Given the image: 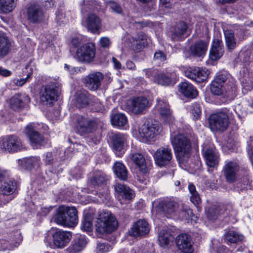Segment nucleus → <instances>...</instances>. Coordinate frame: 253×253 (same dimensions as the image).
Here are the masks:
<instances>
[{
	"instance_id": "nucleus-1",
	"label": "nucleus",
	"mask_w": 253,
	"mask_h": 253,
	"mask_svg": "<svg viewBox=\"0 0 253 253\" xmlns=\"http://www.w3.org/2000/svg\"><path fill=\"white\" fill-rule=\"evenodd\" d=\"M170 141L174 150L178 152L177 158L180 164H185L191 155V146L189 139L185 135L176 133L175 127L170 126Z\"/></svg>"
},
{
	"instance_id": "nucleus-2",
	"label": "nucleus",
	"mask_w": 253,
	"mask_h": 253,
	"mask_svg": "<svg viewBox=\"0 0 253 253\" xmlns=\"http://www.w3.org/2000/svg\"><path fill=\"white\" fill-rule=\"evenodd\" d=\"M54 221L64 226H75L78 222V211L74 207L60 206L57 210Z\"/></svg>"
},
{
	"instance_id": "nucleus-3",
	"label": "nucleus",
	"mask_w": 253,
	"mask_h": 253,
	"mask_svg": "<svg viewBox=\"0 0 253 253\" xmlns=\"http://www.w3.org/2000/svg\"><path fill=\"white\" fill-rule=\"evenodd\" d=\"M116 217L110 211H104L100 214L95 224V230L99 234L111 233L118 227Z\"/></svg>"
},
{
	"instance_id": "nucleus-4",
	"label": "nucleus",
	"mask_w": 253,
	"mask_h": 253,
	"mask_svg": "<svg viewBox=\"0 0 253 253\" xmlns=\"http://www.w3.org/2000/svg\"><path fill=\"white\" fill-rule=\"evenodd\" d=\"M155 111L159 114L161 119L170 126H174L173 122L174 117L172 115V111L170 109L169 103L164 99L158 98L157 103L155 107Z\"/></svg>"
},
{
	"instance_id": "nucleus-5",
	"label": "nucleus",
	"mask_w": 253,
	"mask_h": 253,
	"mask_svg": "<svg viewBox=\"0 0 253 253\" xmlns=\"http://www.w3.org/2000/svg\"><path fill=\"white\" fill-rule=\"evenodd\" d=\"M24 149L21 140L16 136L8 135L0 139V150L2 152L14 153Z\"/></svg>"
},
{
	"instance_id": "nucleus-6",
	"label": "nucleus",
	"mask_w": 253,
	"mask_h": 253,
	"mask_svg": "<svg viewBox=\"0 0 253 253\" xmlns=\"http://www.w3.org/2000/svg\"><path fill=\"white\" fill-rule=\"evenodd\" d=\"M209 122L210 126L212 130L224 131L227 129L229 124L227 114L223 112L211 115Z\"/></svg>"
},
{
	"instance_id": "nucleus-7",
	"label": "nucleus",
	"mask_w": 253,
	"mask_h": 253,
	"mask_svg": "<svg viewBox=\"0 0 253 253\" xmlns=\"http://www.w3.org/2000/svg\"><path fill=\"white\" fill-rule=\"evenodd\" d=\"M16 183L14 179L8 178L0 186V206L8 203L13 198L12 194L16 189Z\"/></svg>"
},
{
	"instance_id": "nucleus-8",
	"label": "nucleus",
	"mask_w": 253,
	"mask_h": 253,
	"mask_svg": "<svg viewBox=\"0 0 253 253\" xmlns=\"http://www.w3.org/2000/svg\"><path fill=\"white\" fill-rule=\"evenodd\" d=\"M155 164L159 167H165L172 160L173 154L171 148L168 146L158 149L153 155Z\"/></svg>"
},
{
	"instance_id": "nucleus-9",
	"label": "nucleus",
	"mask_w": 253,
	"mask_h": 253,
	"mask_svg": "<svg viewBox=\"0 0 253 253\" xmlns=\"http://www.w3.org/2000/svg\"><path fill=\"white\" fill-rule=\"evenodd\" d=\"M24 133L29 137L30 143L34 149H38L44 144V138L36 130L35 124L30 123L24 129Z\"/></svg>"
},
{
	"instance_id": "nucleus-10",
	"label": "nucleus",
	"mask_w": 253,
	"mask_h": 253,
	"mask_svg": "<svg viewBox=\"0 0 253 253\" xmlns=\"http://www.w3.org/2000/svg\"><path fill=\"white\" fill-rule=\"evenodd\" d=\"M76 56L82 62L89 63L93 61L95 56V47L94 43H87L78 48Z\"/></svg>"
},
{
	"instance_id": "nucleus-11",
	"label": "nucleus",
	"mask_w": 253,
	"mask_h": 253,
	"mask_svg": "<svg viewBox=\"0 0 253 253\" xmlns=\"http://www.w3.org/2000/svg\"><path fill=\"white\" fill-rule=\"evenodd\" d=\"M160 126L159 125L145 123L139 127L138 132L143 141L153 140L158 134Z\"/></svg>"
},
{
	"instance_id": "nucleus-12",
	"label": "nucleus",
	"mask_w": 253,
	"mask_h": 253,
	"mask_svg": "<svg viewBox=\"0 0 253 253\" xmlns=\"http://www.w3.org/2000/svg\"><path fill=\"white\" fill-rule=\"evenodd\" d=\"M75 101L76 106L79 108L86 107L88 105L94 106L98 103V99L85 90L77 91L75 95Z\"/></svg>"
},
{
	"instance_id": "nucleus-13",
	"label": "nucleus",
	"mask_w": 253,
	"mask_h": 253,
	"mask_svg": "<svg viewBox=\"0 0 253 253\" xmlns=\"http://www.w3.org/2000/svg\"><path fill=\"white\" fill-rule=\"evenodd\" d=\"M76 130L81 135L92 133L96 128V123L82 116H78L76 119Z\"/></svg>"
},
{
	"instance_id": "nucleus-14",
	"label": "nucleus",
	"mask_w": 253,
	"mask_h": 253,
	"mask_svg": "<svg viewBox=\"0 0 253 253\" xmlns=\"http://www.w3.org/2000/svg\"><path fill=\"white\" fill-rule=\"evenodd\" d=\"M148 99L144 97H135L127 102V110L134 114H142L148 105Z\"/></svg>"
},
{
	"instance_id": "nucleus-15",
	"label": "nucleus",
	"mask_w": 253,
	"mask_h": 253,
	"mask_svg": "<svg viewBox=\"0 0 253 253\" xmlns=\"http://www.w3.org/2000/svg\"><path fill=\"white\" fill-rule=\"evenodd\" d=\"M52 237L54 246L57 248H63L69 243L72 234L70 232L56 229L52 231Z\"/></svg>"
},
{
	"instance_id": "nucleus-16",
	"label": "nucleus",
	"mask_w": 253,
	"mask_h": 253,
	"mask_svg": "<svg viewBox=\"0 0 253 253\" xmlns=\"http://www.w3.org/2000/svg\"><path fill=\"white\" fill-rule=\"evenodd\" d=\"M184 74L187 78L197 83H201L206 80L209 72L206 68L192 67L185 70Z\"/></svg>"
},
{
	"instance_id": "nucleus-17",
	"label": "nucleus",
	"mask_w": 253,
	"mask_h": 253,
	"mask_svg": "<svg viewBox=\"0 0 253 253\" xmlns=\"http://www.w3.org/2000/svg\"><path fill=\"white\" fill-rule=\"evenodd\" d=\"M104 78L103 74L100 72H95L89 74L84 79L85 86L90 90L96 91L101 86Z\"/></svg>"
},
{
	"instance_id": "nucleus-18",
	"label": "nucleus",
	"mask_w": 253,
	"mask_h": 253,
	"mask_svg": "<svg viewBox=\"0 0 253 253\" xmlns=\"http://www.w3.org/2000/svg\"><path fill=\"white\" fill-rule=\"evenodd\" d=\"M58 96V92L53 85H46L41 89L40 96L41 101L45 105H51Z\"/></svg>"
},
{
	"instance_id": "nucleus-19",
	"label": "nucleus",
	"mask_w": 253,
	"mask_h": 253,
	"mask_svg": "<svg viewBox=\"0 0 253 253\" xmlns=\"http://www.w3.org/2000/svg\"><path fill=\"white\" fill-rule=\"evenodd\" d=\"M150 227L144 219H140L133 224L129 230V235L134 237H142L147 234Z\"/></svg>"
},
{
	"instance_id": "nucleus-20",
	"label": "nucleus",
	"mask_w": 253,
	"mask_h": 253,
	"mask_svg": "<svg viewBox=\"0 0 253 253\" xmlns=\"http://www.w3.org/2000/svg\"><path fill=\"white\" fill-rule=\"evenodd\" d=\"M126 139L127 135L125 134L116 133L112 136L113 151L119 157L125 153L124 145Z\"/></svg>"
},
{
	"instance_id": "nucleus-21",
	"label": "nucleus",
	"mask_w": 253,
	"mask_h": 253,
	"mask_svg": "<svg viewBox=\"0 0 253 253\" xmlns=\"http://www.w3.org/2000/svg\"><path fill=\"white\" fill-rule=\"evenodd\" d=\"M30 102L29 96L23 93H16L10 99V105L14 110H21L26 107Z\"/></svg>"
},
{
	"instance_id": "nucleus-22",
	"label": "nucleus",
	"mask_w": 253,
	"mask_h": 253,
	"mask_svg": "<svg viewBox=\"0 0 253 253\" xmlns=\"http://www.w3.org/2000/svg\"><path fill=\"white\" fill-rule=\"evenodd\" d=\"M153 74L155 82L162 85H169L174 84L177 78L174 72L165 74L162 72H155Z\"/></svg>"
},
{
	"instance_id": "nucleus-23",
	"label": "nucleus",
	"mask_w": 253,
	"mask_h": 253,
	"mask_svg": "<svg viewBox=\"0 0 253 253\" xmlns=\"http://www.w3.org/2000/svg\"><path fill=\"white\" fill-rule=\"evenodd\" d=\"M203 153L207 165L211 168H214L218 164V153L212 146L204 147Z\"/></svg>"
},
{
	"instance_id": "nucleus-24",
	"label": "nucleus",
	"mask_w": 253,
	"mask_h": 253,
	"mask_svg": "<svg viewBox=\"0 0 253 253\" xmlns=\"http://www.w3.org/2000/svg\"><path fill=\"white\" fill-rule=\"evenodd\" d=\"M126 159L134 163L142 173H146L148 172V169L146 166L145 159L141 153L132 150L127 156Z\"/></svg>"
},
{
	"instance_id": "nucleus-25",
	"label": "nucleus",
	"mask_w": 253,
	"mask_h": 253,
	"mask_svg": "<svg viewBox=\"0 0 253 253\" xmlns=\"http://www.w3.org/2000/svg\"><path fill=\"white\" fill-rule=\"evenodd\" d=\"M187 29V24L183 21H180L172 27L169 36L173 41H182L185 37Z\"/></svg>"
},
{
	"instance_id": "nucleus-26",
	"label": "nucleus",
	"mask_w": 253,
	"mask_h": 253,
	"mask_svg": "<svg viewBox=\"0 0 253 253\" xmlns=\"http://www.w3.org/2000/svg\"><path fill=\"white\" fill-rule=\"evenodd\" d=\"M176 245L183 253H192L193 252L191 237L186 234H181L177 237Z\"/></svg>"
},
{
	"instance_id": "nucleus-27",
	"label": "nucleus",
	"mask_w": 253,
	"mask_h": 253,
	"mask_svg": "<svg viewBox=\"0 0 253 253\" xmlns=\"http://www.w3.org/2000/svg\"><path fill=\"white\" fill-rule=\"evenodd\" d=\"M239 169V166L236 162L230 161L226 163L223 168V173L228 182L232 183L236 180Z\"/></svg>"
},
{
	"instance_id": "nucleus-28",
	"label": "nucleus",
	"mask_w": 253,
	"mask_h": 253,
	"mask_svg": "<svg viewBox=\"0 0 253 253\" xmlns=\"http://www.w3.org/2000/svg\"><path fill=\"white\" fill-rule=\"evenodd\" d=\"M28 19L32 23H38L43 17V13L41 6L38 4H31L27 8Z\"/></svg>"
},
{
	"instance_id": "nucleus-29",
	"label": "nucleus",
	"mask_w": 253,
	"mask_h": 253,
	"mask_svg": "<svg viewBox=\"0 0 253 253\" xmlns=\"http://www.w3.org/2000/svg\"><path fill=\"white\" fill-rule=\"evenodd\" d=\"M208 42L200 40L195 42L190 47V54L196 57H203L208 49Z\"/></svg>"
},
{
	"instance_id": "nucleus-30",
	"label": "nucleus",
	"mask_w": 253,
	"mask_h": 253,
	"mask_svg": "<svg viewBox=\"0 0 253 253\" xmlns=\"http://www.w3.org/2000/svg\"><path fill=\"white\" fill-rule=\"evenodd\" d=\"M178 87L179 91L186 97L194 98L198 95L196 88L187 82L181 83Z\"/></svg>"
},
{
	"instance_id": "nucleus-31",
	"label": "nucleus",
	"mask_w": 253,
	"mask_h": 253,
	"mask_svg": "<svg viewBox=\"0 0 253 253\" xmlns=\"http://www.w3.org/2000/svg\"><path fill=\"white\" fill-rule=\"evenodd\" d=\"M223 43L219 40L213 41L210 52V58L212 60H216L220 58L223 54Z\"/></svg>"
},
{
	"instance_id": "nucleus-32",
	"label": "nucleus",
	"mask_w": 253,
	"mask_h": 253,
	"mask_svg": "<svg viewBox=\"0 0 253 253\" xmlns=\"http://www.w3.org/2000/svg\"><path fill=\"white\" fill-rule=\"evenodd\" d=\"M86 22L87 29L92 33H96L101 28V20L94 14L88 15Z\"/></svg>"
},
{
	"instance_id": "nucleus-33",
	"label": "nucleus",
	"mask_w": 253,
	"mask_h": 253,
	"mask_svg": "<svg viewBox=\"0 0 253 253\" xmlns=\"http://www.w3.org/2000/svg\"><path fill=\"white\" fill-rule=\"evenodd\" d=\"M86 244V240L85 237L83 235H80L73 241L68 250L71 253H78L84 248Z\"/></svg>"
},
{
	"instance_id": "nucleus-34",
	"label": "nucleus",
	"mask_w": 253,
	"mask_h": 253,
	"mask_svg": "<svg viewBox=\"0 0 253 253\" xmlns=\"http://www.w3.org/2000/svg\"><path fill=\"white\" fill-rule=\"evenodd\" d=\"M19 165L27 169H31L34 167H39L41 160L39 157H30L18 160Z\"/></svg>"
},
{
	"instance_id": "nucleus-35",
	"label": "nucleus",
	"mask_w": 253,
	"mask_h": 253,
	"mask_svg": "<svg viewBox=\"0 0 253 253\" xmlns=\"http://www.w3.org/2000/svg\"><path fill=\"white\" fill-rule=\"evenodd\" d=\"M114 188L120 196L125 197L126 199L130 200L134 197L133 191L123 184L117 183L114 185Z\"/></svg>"
},
{
	"instance_id": "nucleus-36",
	"label": "nucleus",
	"mask_w": 253,
	"mask_h": 253,
	"mask_svg": "<svg viewBox=\"0 0 253 253\" xmlns=\"http://www.w3.org/2000/svg\"><path fill=\"white\" fill-rule=\"evenodd\" d=\"M173 239V236L167 230V227L164 228L159 233L158 240L161 247H165L168 246Z\"/></svg>"
},
{
	"instance_id": "nucleus-37",
	"label": "nucleus",
	"mask_w": 253,
	"mask_h": 253,
	"mask_svg": "<svg viewBox=\"0 0 253 253\" xmlns=\"http://www.w3.org/2000/svg\"><path fill=\"white\" fill-rule=\"evenodd\" d=\"M159 206L165 213L171 214L176 212L178 205L175 202L166 200L160 202Z\"/></svg>"
},
{
	"instance_id": "nucleus-38",
	"label": "nucleus",
	"mask_w": 253,
	"mask_h": 253,
	"mask_svg": "<svg viewBox=\"0 0 253 253\" xmlns=\"http://www.w3.org/2000/svg\"><path fill=\"white\" fill-rule=\"evenodd\" d=\"M10 43L3 34L0 33V59L7 55L10 49Z\"/></svg>"
},
{
	"instance_id": "nucleus-39",
	"label": "nucleus",
	"mask_w": 253,
	"mask_h": 253,
	"mask_svg": "<svg viewBox=\"0 0 253 253\" xmlns=\"http://www.w3.org/2000/svg\"><path fill=\"white\" fill-rule=\"evenodd\" d=\"M114 172L117 176L122 180H126L127 178V170L125 166L121 162H116L113 166Z\"/></svg>"
},
{
	"instance_id": "nucleus-40",
	"label": "nucleus",
	"mask_w": 253,
	"mask_h": 253,
	"mask_svg": "<svg viewBox=\"0 0 253 253\" xmlns=\"http://www.w3.org/2000/svg\"><path fill=\"white\" fill-rule=\"evenodd\" d=\"M15 238L17 239L16 241H11L10 242L8 241L2 239L0 240V251H4L5 250H12L14 247H17L20 242H21L22 239L20 237V235L18 234L15 236Z\"/></svg>"
},
{
	"instance_id": "nucleus-41",
	"label": "nucleus",
	"mask_w": 253,
	"mask_h": 253,
	"mask_svg": "<svg viewBox=\"0 0 253 253\" xmlns=\"http://www.w3.org/2000/svg\"><path fill=\"white\" fill-rule=\"evenodd\" d=\"M44 160L45 165L49 167L50 170L52 172L58 173L62 172V169L61 168L59 169L57 163L54 161L51 153H47L45 154V158Z\"/></svg>"
},
{
	"instance_id": "nucleus-42",
	"label": "nucleus",
	"mask_w": 253,
	"mask_h": 253,
	"mask_svg": "<svg viewBox=\"0 0 253 253\" xmlns=\"http://www.w3.org/2000/svg\"><path fill=\"white\" fill-rule=\"evenodd\" d=\"M107 180L106 175L103 172L96 170L93 173L91 182L94 185L99 186L105 184Z\"/></svg>"
},
{
	"instance_id": "nucleus-43",
	"label": "nucleus",
	"mask_w": 253,
	"mask_h": 253,
	"mask_svg": "<svg viewBox=\"0 0 253 253\" xmlns=\"http://www.w3.org/2000/svg\"><path fill=\"white\" fill-rule=\"evenodd\" d=\"M111 122L113 126L119 127L125 126L127 124V119L125 114L120 113L112 116Z\"/></svg>"
},
{
	"instance_id": "nucleus-44",
	"label": "nucleus",
	"mask_w": 253,
	"mask_h": 253,
	"mask_svg": "<svg viewBox=\"0 0 253 253\" xmlns=\"http://www.w3.org/2000/svg\"><path fill=\"white\" fill-rule=\"evenodd\" d=\"M225 240L227 244L236 243L243 240L244 237L234 231L230 230L227 232L225 235Z\"/></svg>"
},
{
	"instance_id": "nucleus-45",
	"label": "nucleus",
	"mask_w": 253,
	"mask_h": 253,
	"mask_svg": "<svg viewBox=\"0 0 253 253\" xmlns=\"http://www.w3.org/2000/svg\"><path fill=\"white\" fill-rule=\"evenodd\" d=\"M232 80H233L232 79ZM229 84H226L223 87V94L222 95L226 96L229 99H233L236 96V86L233 81H229Z\"/></svg>"
},
{
	"instance_id": "nucleus-46",
	"label": "nucleus",
	"mask_w": 253,
	"mask_h": 253,
	"mask_svg": "<svg viewBox=\"0 0 253 253\" xmlns=\"http://www.w3.org/2000/svg\"><path fill=\"white\" fill-rule=\"evenodd\" d=\"M224 36L228 49L230 50H233L236 46L234 33L231 31L227 30L224 32Z\"/></svg>"
},
{
	"instance_id": "nucleus-47",
	"label": "nucleus",
	"mask_w": 253,
	"mask_h": 253,
	"mask_svg": "<svg viewBox=\"0 0 253 253\" xmlns=\"http://www.w3.org/2000/svg\"><path fill=\"white\" fill-rule=\"evenodd\" d=\"M15 5V0H0V9L3 13L11 12Z\"/></svg>"
},
{
	"instance_id": "nucleus-48",
	"label": "nucleus",
	"mask_w": 253,
	"mask_h": 253,
	"mask_svg": "<svg viewBox=\"0 0 253 253\" xmlns=\"http://www.w3.org/2000/svg\"><path fill=\"white\" fill-rule=\"evenodd\" d=\"M188 189L191 194L190 201L195 205H199L201 202V199L199 194L196 189L195 185L192 183H189L188 185Z\"/></svg>"
},
{
	"instance_id": "nucleus-49",
	"label": "nucleus",
	"mask_w": 253,
	"mask_h": 253,
	"mask_svg": "<svg viewBox=\"0 0 253 253\" xmlns=\"http://www.w3.org/2000/svg\"><path fill=\"white\" fill-rule=\"evenodd\" d=\"M93 218V214L90 213H86L82 222V228L86 231H91L93 226L92 221Z\"/></svg>"
},
{
	"instance_id": "nucleus-50",
	"label": "nucleus",
	"mask_w": 253,
	"mask_h": 253,
	"mask_svg": "<svg viewBox=\"0 0 253 253\" xmlns=\"http://www.w3.org/2000/svg\"><path fill=\"white\" fill-rule=\"evenodd\" d=\"M223 87V85L217 83L215 81H212L211 85V90L214 95H222L224 93Z\"/></svg>"
},
{
	"instance_id": "nucleus-51",
	"label": "nucleus",
	"mask_w": 253,
	"mask_h": 253,
	"mask_svg": "<svg viewBox=\"0 0 253 253\" xmlns=\"http://www.w3.org/2000/svg\"><path fill=\"white\" fill-rule=\"evenodd\" d=\"M193 214L192 211L186 206H182L180 211L178 212L179 216L183 219H187Z\"/></svg>"
},
{
	"instance_id": "nucleus-52",
	"label": "nucleus",
	"mask_w": 253,
	"mask_h": 253,
	"mask_svg": "<svg viewBox=\"0 0 253 253\" xmlns=\"http://www.w3.org/2000/svg\"><path fill=\"white\" fill-rule=\"evenodd\" d=\"M136 44L135 49L139 50L142 49L145 45V41L146 40V36L144 33H140L137 38H135Z\"/></svg>"
},
{
	"instance_id": "nucleus-53",
	"label": "nucleus",
	"mask_w": 253,
	"mask_h": 253,
	"mask_svg": "<svg viewBox=\"0 0 253 253\" xmlns=\"http://www.w3.org/2000/svg\"><path fill=\"white\" fill-rule=\"evenodd\" d=\"M230 75L225 72L218 73L215 76L213 81L223 85L224 83L229 78Z\"/></svg>"
},
{
	"instance_id": "nucleus-54",
	"label": "nucleus",
	"mask_w": 253,
	"mask_h": 253,
	"mask_svg": "<svg viewBox=\"0 0 253 253\" xmlns=\"http://www.w3.org/2000/svg\"><path fill=\"white\" fill-rule=\"evenodd\" d=\"M219 208L215 206L211 207L208 211L207 217L210 220H215L219 214Z\"/></svg>"
},
{
	"instance_id": "nucleus-55",
	"label": "nucleus",
	"mask_w": 253,
	"mask_h": 253,
	"mask_svg": "<svg viewBox=\"0 0 253 253\" xmlns=\"http://www.w3.org/2000/svg\"><path fill=\"white\" fill-rule=\"evenodd\" d=\"M112 250L111 246L107 243H99L96 247L97 253H106Z\"/></svg>"
},
{
	"instance_id": "nucleus-56",
	"label": "nucleus",
	"mask_w": 253,
	"mask_h": 253,
	"mask_svg": "<svg viewBox=\"0 0 253 253\" xmlns=\"http://www.w3.org/2000/svg\"><path fill=\"white\" fill-rule=\"evenodd\" d=\"M190 112L193 115L194 117L198 118L201 113V109L200 104L198 103H194L191 106Z\"/></svg>"
},
{
	"instance_id": "nucleus-57",
	"label": "nucleus",
	"mask_w": 253,
	"mask_h": 253,
	"mask_svg": "<svg viewBox=\"0 0 253 253\" xmlns=\"http://www.w3.org/2000/svg\"><path fill=\"white\" fill-rule=\"evenodd\" d=\"M108 5L113 12L118 14L122 13V8L117 2L115 1H110L108 3Z\"/></svg>"
},
{
	"instance_id": "nucleus-58",
	"label": "nucleus",
	"mask_w": 253,
	"mask_h": 253,
	"mask_svg": "<svg viewBox=\"0 0 253 253\" xmlns=\"http://www.w3.org/2000/svg\"><path fill=\"white\" fill-rule=\"evenodd\" d=\"M10 176V172L9 170L0 168V182H4L5 180H7L8 178H12Z\"/></svg>"
},
{
	"instance_id": "nucleus-59",
	"label": "nucleus",
	"mask_w": 253,
	"mask_h": 253,
	"mask_svg": "<svg viewBox=\"0 0 253 253\" xmlns=\"http://www.w3.org/2000/svg\"><path fill=\"white\" fill-rule=\"evenodd\" d=\"M30 75L29 74L28 75H27V77L25 78H15L13 79L12 82L16 86H22L28 81V79L30 78Z\"/></svg>"
},
{
	"instance_id": "nucleus-60",
	"label": "nucleus",
	"mask_w": 253,
	"mask_h": 253,
	"mask_svg": "<svg viewBox=\"0 0 253 253\" xmlns=\"http://www.w3.org/2000/svg\"><path fill=\"white\" fill-rule=\"evenodd\" d=\"M99 43L101 47L108 48L110 44V41L109 39L107 37H102L99 40Z\"/></svg>"
},
{
	"instance_id": "nucleus-61",
	"label": "nucleus",
	"mask_w": 253,
	"mask_h": 253,
	"mask_svg": "<svg viewBox=\"0 0 253 253\" xmlns=\"http://www.w3.org/2000/svg\"><path fill=\"white\" fill-rule=\"evenodd\" d=\"M154 58L162 62L166 59V56L162 51H159L155 53Z\"/></svg>"
},
{
	"instance_id": "nucleus-62",
	"label": "nucleus",
	"mask_w": 253,
	"mask_h": 253,
	"mask_svg": "<svg viewBox=\"0 0 253 253\" xmlns=\"http://www.w3.org/2000/svg\"><path fill=\"white\" fill-rule=\"evenodd\" d=\"M11 72L0 66V76L7 77L11 75Z\"/></svg>"
},
{
	"instance_id": "nucleus-63",
	"label": "nucleus",
	"mask_w": 253,
	"mask_h": 253,
	"mask_svg": "<svg viewBox=\"0 0 253 253\" xmlns=\"http://www.w3.org/2000/svg\"><path fill=\"white\" fill-rule=\"evenodd\" d=\"M52 208L51 207L46 208V207H43L41 209V211H39V214L41 216H46L47 215L50 211L51 210Z\"/></svg>"
},
{
	"instance_id": "nucleus-64",
	"label": "nucleus",
	"mask_w": 253,
	"mask_h": 253,
	"mask_svg": "<svg viewBox=\"0 0 253 253\" xmlns=\"http://www.w3.org/2000/svg\"><path fill=\"white\" fill-rule=\"evenodd\" d=\"M64 68L65 70H66L67 71L69 72L71 74H75L76 72H77V71L78 70V68H77L75 67L70 66L66 64H65L64 65Z\"/></svg>"
}]
</instances>
